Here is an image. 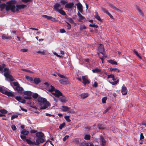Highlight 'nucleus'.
Wrapping results in <instances>:
<instances>
[{
    "label": "nucleus",
    "mask_w": 146,
    "mask_h": 146,
    "mask_svg": "<svg viewBox=\"0 0 146 146\" xmlns=\"http://www.w3.org/2000/svg\"><path fill=\"white\" fill-rule=\"evenodd\" d=\"M66 18L70 23L72 24L74 23V21L71 18L69 17H66Z\"/></svg>",
    "instance_id": "nucleus-33"
},
{
    "label": "nucleus",
    "mask_w": 146,
    "mask_h": 146,
    "mask_svg": "<svg viewBox=\"0 0 146 146\" xmlns=\"http://www.w3.org/2000/svg\"><path fill=\"white\" fill-rule=\"evenodd\" d=\"M66 125L65 123L63 122L61 124L59 127V128L60 129H61L63 127H64Z\"/></svg>",
    "instance_id": "nucleus-36"
},
{
    "label": "nucleus",
    "mask_w": 146,
    "mask_h": 146,
    "mask_svg": "<svg viewBox=\"0 0 146 146\" xmlns=\"http://www.w3.org/2000/svg\"><path fill=\"white\" fill-rule=\"evenodd\" d=\"M100 140L102 143V144L104 145L106 143V141L102 136H101L100 137Z\"/></svg>",
    "instance_id": "nucleus-23"
},
{
    "label": "nucleus",
    "mask_w": 146,
    "mask_h": 146,
    "mask_svg": "<svg viewBox=\"0 0 146 146\" xmlns=\"http://www.w3.org/2000/svg\"><path fill=\"white\" fill-rule=\"evenodd\" d=\"M110 6L113 9L121 13H122V11H121V10L119 9L116 7L115 6H114L113 5L111 4H109Z\"/></svg>",
    "instance_id": "nucleus-10"
},
{
    "label": "nucleus",
    "mask_w": 146,
    "mask_h": 146,
    "mask_svg": "<svg viewBox=\"0 0 146 146\" xmlns=\"http://www.w3.org/2000/svg\"><path fill=\"white\" fill-rule=\"evenodd\" d=\"M9 78L10 80L12 81H14L15 80V79L13 78V76L12 75H10L9 77H8V78Z\"/></svg>",
    "instance_id": "nucleus-54"
},
{
    "label": "nucleus",
    "mask_w": 146,
    "mask_h": 146,
    "mask_svg": "<svg viewBox=\"0 0 146 146\" xmlns=\"http://www.w3.org/2000/svg\"><path fill=\"white\" fill-rule=\"evenodd\" d=\"M61 101L63 103H65L66 101V97L64 96H62L60 98Z\"/></svg>",
    "instance_id": "nucleus-31"
},
{
    "label": "nucleus",
    "mask_w": 146,
    "mask_h": 146,
    "mask_svg": "<svg viewBox=\"0 0 146 146\" xmlns=\"http://www.w3.org/2000/svg\"><path fill=\"white\" fill-rule=\"evenodd\" d=\"M127 90L125 86L123 85L121 89V92L123 95H125L127 94Z\"/></svg>",
    "instance_id": "nucleus-12"
},
{
    "label": "nucleus",
    "mask_w": 146,
    "mask_h": 146,
    "mask_svg": "<svg viewBox=\"0 0 146 146\" xmlns=\"http://www.w3.org/2000/svg\"><path fill=\"white\" fill-rule=\"evenodd\" d=\"M111 107H109L107 108L106 110H105V111L103 112V114H104L106 113L107 111H108L110 109Z\"/></svg>",
    "instance_id": "nucleus-55"
},
{
    "label": "nucleus",
    "mask_w": 146,
    "mask_h": 146,
    "mask_svg": "<svg viewBox=\"0 0 146 146\" xmlns=\"http://www.w3.org/2000/svg\"><path fill=\"white\" fill-rule=\"evenodd\" d=\"M51 87V88L50 89H49L48 91H49L50 92L52 93H53L52 92L54 91H55L56 90V89H55V87L53 86L52 85H51L50 86Z\"/></svg>",
    "instance_id": "nucleus-32"
},
{
    "label": "nucleus",
    "mask_w": 146,
    "mask_h": 146,
    "mask_svg": "<svg viewBox=\"0 0 146 146\" xmlns=\"http://www.w3.org/2000/svg\"><path fill=\"white\" fill-rule=\"evenodd\" d=\"M98 50L100 53L103 54V52L105 51L103 45L101 44H100V46L98 48Z\"/></svg>",
    "instance_id": "nucleus-7"
},
{
    "label": "nucleus",
    "mask_w": 146,
    "mask_h": 146,
    "mask_svg": "<svg viewBox=\"0 0 146 146\" xmlns=\"http://www.w3.org/2000/svg\"><path fill=\"white\" fill-rule=\"evenodd\" d=\"M32 96L34 98L36 99L38 97V94L37 93H35Z\"/></svg>",
    "instance_id": "nucleus-52"
},
{
    "label": "nucleus",
    "mask_w": 146,
    "mask_h": 146,
    "mask_svg": "<svg viewBox=\"0 0 146 146\" xmlns=\"http://www.w3.org/2000/svg\"><path fill=\"white\" fill-rule=\"evenodd\" d=\"M5 90H3V88L1 87H0V92H1V93H2L3 94H4V93L5 92Z\"/></svg>",
    "instance_id": "nucleus-63"
},
{
    "label": "nucleus",
    "mask_w": 146,
    "mask_h": 146,
    "mask_svg": "<svg viewBox=\"0 0 146 146\" xmlns=\"http://www.w3.org/2000/svg\"><path fill=\"white\" fill-rule=\"evenodd\" d=\"M108 61L109 63L112 64H115L117 65V63L116 61H114L113 60H108Z\"/></svg>",
    "instance_id": "nucleus-27"
},
{
    "label": "nucleus",
    "mask_w": 146,
    "mask_h": 146,
    "mask_svg": "<svg viewBox=\"0 0 146 146\" xmlns=\"http://www.w3.org/2000/svg\"><path fill=\"white\" fill-rule=\"evenodd\" d=\"M74 5L73 2L67 3L65 5V7L67 8L70 9L73 7Z\"/></svg>",
    "instance_id": "nucleus-14"
},
{
    "label": "nucleus",
    "mask_w": 146,
    "mask_h": 146,
    "mask_svg": "<svg viewBox=\"0 0 146 146\" xmlns=\"http://www.w3.org/2000/svg\"><path fill=\"white\" fill-rule=\"evenodd\" d=\"M36 52L38 53L41 54L42 55H44L45 54V52L43 51H39Z\"/></svg>",
    "instance_id": "nucleus-57"
},
{
    "label": "nucleus",
    "mask_w": 146,
    "mask_h": 146,
    "mask_svg": "<svg viewBox=\"0 0 146 146\" xmlns=\"http://www.w3.org/2000/svg\"><path fill=\"white\" fill-rule=\"evenodd\" d=\"M89 26L90 27H95L96 28H97L98 27V26L97 25H95V24H90Z\"/></svg>",
    "instance_id": "nucleus-43"
},
{
    "label": "nucleus",
    "mask_w": 146,
    "mask_h": 146,
    "mask_svg": "<svg viewBox=\"0 0 146 146\" xmlns=\"http://www.w3.org/2000/svg\"><path fill=\"white\" fill-rule=\"evenodd\" d=\"M15 98L17 100L21 103L25 104L26 102L25 100L24 99H21V97L20 96H16L15 97Z\"/></svg>",
    "instance_id": "nucleus-9"
},
{
    "label": "nucleus",
    "mask_w": 146,
    "mask_h": 146,
    "mask_svg": "<svg viewBox=\"0 0 146 146\" xmlns=\"http://www.w3.org/2000/svg\"><path fill=\"white\" fill-rule=\"evenodd\" d=\"M52 94L56 98H59L60 96H62V94L59 90L56 89L55 93H52Z\"/></svg>",
    "instance_id": "nucleus-4"
},
{
    "label": "nucleus",
    "mask_w": 146,
    "mask_h": 146,
    "mask_svg": "<svg viewBox=\"0 0 146 146\" xmlns=\"http://www.w3.org/2000/svg\"><path fill=\"white\" fill-rule=\"evenodd\" d=\"M81 98L84 99L88 96V94L87 93H83L80 95Z\"/></svg>",
    "instance_id": "nucleus-24"
},
{
    "label": "nucleus",
    "mask_w": 146,
    "mask_h": 146,
    "mask_svg": "<svg viewBox=\"0 0 146 146\" xmlns=\"http://www.w3.org/2000/svg\"><path fill=\"white\" fill-rule=\"evenodd\" d=\"M64 118L68 122H70L71 121V120L70 119L69 116H65L64 117Z\"/></svg>",
    "instance_id": "nucleus-40"
},
{
    "label": "nucleus",
    "mask_w": 146,
    "mask_h": 146,
    "mask_svg": "<svg viewBox=\"0 0 146 146\" xmlns=\"http://www.w3.org/2000/svg\"><path fill=\"white\" fill-rule=\"evenodd\" d=\"M90 136L89 135H86L84 137V139L86 140H89L90 139Z\"/></svg>",
    "instance_id": "nucleus-38"
},
{
    "label": "nucleus",
    "mask_w": 146,
    "mask_h": 146,
    "mask_svg": "<svg viewBox=\"0 0 146 146\" xmlns=\"http://www.w3.org/2000/svg\"><path fill=\"white\" fill-rule=\"evenodd\" d=\"M60 5L58 3H56L54 6L53 9L54 10L57 12L59 9L58 8L60 7Z\"/></svg>",
    "instance_id": "nucleus-13"
},
{
    "label": "nucleus",
    "mask_w": 146,
    "mask_h": 146,
    "mask_svg": "<svg viewBox=\"0 0 146 146\" xmlns=\"http://www.w3.org/2000/svg\"><path fill=\"white\" fill-rule=\"evenodd\" d=\"M7 111L5 109L0 110V112L2 114H6L7 113Z\"/></svg>",
    "instance_id": "nucleus-39"
},
{
    "label": "nucleus",
    "mask_w": 146,
    "mask_h": 146,
    "mask_svg": "<svg viewBox=\"0 0 146 146\" xmlns=\"http://www.w3.org/2000/svg\"><path fill=\"white\" fill-rule=\"evenodd\" d=\"M88 77L86 76H83L82 79L83 80L82 83L84 85L87 84H89L90 83V81L88 79Z\"/></svg>",
    "instance_id": "nucleus-5"
},
{
    "label": "nucleus",
    "mask_w": 146,
    "mask_h": 146,
    "mask_svg": "<svg viewBox=\"0 0 146 146\" xmlns=\"http://www.w3.org/2000/svg\"><path fill=\"white\" fill-rule=\"evenodd\" d=\"M4 94L7 95L9 97H12L14 95V94L13 93L11 92H9L7 91V90H5V92H4Z\"/></svg>",
    "instance_id": "nucleus-15"
},
{
    "label": "nucleus",
    "mask_w": 146,
    "mask_h": 146,
    "mask_svg": "<svg viewBox=\"0 0 146 146\" xmlns=\"http://www.w3.org/2000/svg\"><path fill=\"white\" fill-rule=\"evenodd\" d=\"M110 6L113 9L121 13H122V11H121V10L119 9L116 7L115 6H114L113 5L111 4H109Z\"/></svg>",
    "instance_id": "nucleus-11"
},
{
    "label": "nucleus",
    "mask_w": 146,
    "mask_h": 146,
    "mask_svg": "<svg viewBox=\"0 0 146 146\" xmlns=\"http://www.w3.org/2000/svg\"><path fill=\"white\" fill-rule=\"evenodd\" d=\"M34 81L36 84H38L41 82L39 78H35L34 80Z\"/></svg>",
    "instance_id": "nucleus-20"
},
{
    "label": "nucleus",
    "mask_w": 146,
    "mask_h": 146,
    "mask_svg": "<svg viewBox=\"0 0 146 146\" xmlns=\"http://www.w3.org/2000/svg\"><path fill=\"white\" fill-rule=\"evenodd\" d=\"M57 12L59 13L60 14L63 16L66 15V14L65 11L62 9H59Z\"/></svg>",
    "instance_id": "nucleus-21"
},
{
    "label": "nucleus",
    "mask_w": 146,
    "mask_h": 146,
    "mask_svg": "<svg viewBox=\"0 0 146 146\" xmlns=\"http://www.w3.org/2000/svg\"><path fill=\"white\" fill-rule=\"evenodd\" d=\"M69 137V136L68 135H66L63 138V140L64 141H65Z\"/></svg>",
    "instance_id": "nucleus-62"
},
{
    "label": "nucleus",
    "mask_w": 146,
    "mask_h": 146,
    "mask_svg": "<svg viewBox=\"0 0 146 146\" xmlns=\"http://www.w3.org/2000/svg\"><path fill=\"white\" fill-rule=\"evenodd\" d=\"M136 9L138 10L139 13L143 17L144 16V14L143 13V12H142L141 10L138 7H136Z\"/></svg>",
    "instance_id": "nucleus-28"
},
{
    "label": "nucleus",
    "mask_w": 146,
    "mask_h": 146,
    "mask_svg": "<svg viewBox=\"0 0 146 146\" xmlns=\"http://www.w3.org/2000/svg\"><path fill=\"white\" fill-rule=\"evenodd\" d=\"M95 18L100 21H102V20L100 17L99 16L98 13L97 12H95V15L94 16Z\"/></svg>",
    "instance_id": "nucleus-18"
},
{
    "label": "nucleus",
    "mask_w": 146,
    "mask_h": 146,
    "mask_svg": "<svg viewBox=\"0 0 146 146\" xmlns=\"http://www.w3.org/2000/svg\"><path fill=\"white\" fill-rule=\"evenodd\" d=\"M107 98L106 97H104L102 99V102L103 104H105L106 103V100H107Z\"/></svg>",
    "instance_id": "nucleus-49"
},
{
    "label": "nucleus",
    "mask_w": 146,
    "mask_h": 146,
    "mask_svg": "<svg viewBox=\"0 0 146 146\" xmlns=\"http://www.w3.org/2000/svg\"><path fill=\"white\" fill-rule=\"evenodd\" d=\"M60 83L62 84L67 85L69 84V82L67 80H59Z\"/></svg>",
    "instance_id": "nucleus-16"
},
{
    "label": "nucleus",
    "mask_w": 146,
    "mask_h": 146,
    "mask_svg": "<svg viewBox=\"0 0 146 146\" xmlns=\"http://www.w3.org/2000/svg\"><path fill=\"white\" fill-rule=\"evenodd\" d=\"M67 24V25H66V27L68 29H70L71 26L70 24L68 23L67 22H66Z\"/></svg>",
    "instance_id": "nucleus-46"
},
{
    "label": "nucleus",
    "mask_w": 146,
    "mask_h": 146,
    "mask_svg": "<svg viewBox=\"0 0 146 146\" xmlns=\"http://www.w3.org/2000/svg\"><path fill=\"white\" fill-rule=\"evenodd\" d=\"M12 84L14 86H16L15 89L18 93H20V92H21L23 90V88L19 86V85L17 82H13Z\"/></svg>",
    "instance_id": "nucleus-3"
},
{
    "label": "nucleus",
    "mask_w": 146,
    "mask_h": 146,
    "mask_svg": "<svg viewBox=\"0 0 146 146\" xmlns=\"http://www.w3.org/2000/svg\"><path fill=\"white\" fill-rule=\"evenodd\" d=\"M5 72L10 73V72L9 71V69L8 68H5L4 70Z\"/></svg>",
    "instance_id": "nucleus-56"
},
{
    "label": "nucleus",
    "mask_w": 146,
    "mask_h": 146,
    "mask_svg": "<svg viewBox=\"0 0 146 146\" xmlns=\"http://www.w3.org/2000/svg\"><path fill=\"white\" fill-rule=\"evenodd\" d=\"M10 73L5 72L4 75L6 78H8V77H9L10 75L9 74Z\"/></svg>",
    "instance_id": "nucleus-47"
},
{
    "label": "nucleus",
    "mask_w": 146,
    "mask_h": 146,
    "mask_svg": "<svg viewBox=\"0 0 146 146\" xmlns=\"http://www.w3.org/2000/svg\"><path fill=\"white\" fill-rule=\"evenodd\" d=\"M57 75L59 77H60L61 78L68 79V78L67 77H66L64 75H61L60 74L58 73V74Z\"/></svg>",
    "instance_id": "nucleus-44"
},
{
    "label": "nucleus",
    "mask_w": 146,
    "mask_h": 146,
    "mask_svg": "<svg viewBox=\"0 0 146 146\" xmlns=\"http://www.w3.org/2000/svg\"><path fill=\"white\" fill-rule=\"evenodd\" d=\"M29 133V131L27 130H23L21 133V134L24 135H27Z\"/></svg>",
    "instance_id": "nucleus-26"
},
{
    "label": "nucleus",
    "mask_w": 146,
    "mask_h": 146,
    "mask_svg": "<svg viewBox=\"0 0 146 146\" xmlns=\"http://www.w3.org/2000/svg\"><path fill=\"white\" fill-rule=\"evenodd\" d=\"M86 26L84 25H83L81 26L80 29L81 30H82L86 29Z\"/></svg>",
    "instance_id": "nucleus-51"
},
{
    "label": "nucleus",
    "mask_w": 146,
    "mask_h": 146,
    "mask_svg": "<svg viewBox=\"0 0 146 146\" xmlns=\"http://www.w3.org/2000/svg\"><path fill=\"white\" fill-rule=\"evenodd\" d=\"M60 2L63 5H64L67 3V2L65 1L64 0H61Z\"/></svg>",
    "instance_id": "nucleus-53"
},
{
    "label": "nucleus",
    "mask_w": 146,
    "mask_h": 146,
    "mask_svg": "<svg viewBox=\"0 0 146 146\" xmlns=\"http://www.w3.org/2000/svg\"><path fill=\"white\" fill-rule=\"evenodd\" d=\"M26 6V5H17L16 6L17 8L16 9V11H18L19 9H23Z\"/></svg>",
    "instance_id": "nucleus-8"
},
{
    "label": "nucleus",
    "mask_w": 146,
    "mask_h": 146,
    "mask_svg": "<svg viewBox=\"0 0 146 146\" xmlns=\"http://www.w3.org/2000/svg\"><path fill=\"white\" fill-rule=\"evenodd\" d=\"M36 135L37 137L40 138V137H42L44 136V134L41 132H39L36 133Z\"/></svg>",
    "instance_id": "nucleus-17"
},
{
    "label": "nucleus",
    "mask_w": 146,
    "mask_h": 146,
    "mask_svg": "<svg viewBox=\"0 0 146 146\" xmlns=\"http://www.w3.org/2000/svg\"><path fill=\"white\" fill-rule=\"evenodd\" d=\"M16 3V1L15 0H11L7 2L6 3L7 5L6 6V10L7 11L11 10L12 12L15 13V4Z\"/></svg>",
    "instance_id": "nucleus-2"
},
{
    "label": "nucleus",
    "mask_w": 146,
    "mask_h": 146,
    "mask_svg": "<svg viewBox=\"0 0 146 146\" xmlns=\"http://www.w3.org/2000/svg\"><path fill=\"white\" fill-rule=\"evenodd\" d=\"M133 52L135 54H136V55H137V56H138V57H139L140 59H142V57L140 56L139 55V54H138V52H137V51H136L135 50H133Z\"/></svg>",
    "instance_id": "nucleus-41"
},
{
    "label": "nucleus",
    "mask_w": 146,
    "mask_h": 146,
    "mask_svg": "<svg viewBox=\"0 0 146 146\" xmlns=\"http://www.w3.org/2000/svg\"><path fill=\"white\" fill-rule=\"evenodd\" d=\"M37 100L39 103V105L40 106V110L46 109L50 105V103L44 98L39 97Z\"/></svg>",
    "instance_id": "nucleus-1"
},
{
    "label": "nucleus",
    "mask_w": 146,
    "mask_h": 146,
    "mask_svg": "<svg viewBox=\"0 0 146 146\" xmlns=\"http://www.w3.org/2000/svg\"><path fill=\"white\" fill-rule=\"evenodd\" d=\"M18 115H13L11 117V119L13 120L14 119L18 117Z\"/></svg>",
    "instance_id": "nucleus-61"
},
{
    "label": "nucleus",
    "mask_w": 146,
    "mask_h": 146,
    "mask_svg": "<svg viewBox=\"0 0 146 146\" xmlns=\"http://www.w3.org/2000/svg\"><path fill=\"white\" fill-rule=\"evenodd\" d=\"M136 9L138 10L139 13L143 17L144 16V14L143 13V12H142L141 10L138 7H136Z\"/></svg>",
    "instance_id": "nucleus-29"
},
{
    "label": "nucleus",
    "mask_w": 146,
    "mask_h": 146,
    "mask_svg": "<svg viewBox=\"0 0 146 146\" xmlns=\"http://www.w3.org/2000/svg\"><path fill=\"white\" fill-rule=\"evenodd\" d=\"M11 128L13 130H16L17 129L16 126L14 125H12Z\"/></svg>",
    "instance_id": "nucleus-64"
},
{
    "label": "nucleus",
    "mask_w": 146,
    "mask_h": 146,
    "mask_svg": "<svg viewBox=\"0 0 146 146\" xmlns=\"http://www.w3.org/2000/svg\"><path fill=\"white\" fill-rule=\"evenodd\" d=\"M62 107L63 108L61 110L63 111H68L70 109V108L67 106H62Z\"/></svg>",
    "instance_id": "nucleus-19"
},
{
    "label": "nucleus",
    "mask_w": 146,
    "mask_h": 146,
    "mask_svg": "<svg viewBox=\"0 0 146 146\" xmlns=\"http://www.w3.org/2000/svg\"><path fill=\"white\" fill-rule=\"evenodd\" d=\"M28 49L23 48L21 49V51L23 52H26L28 51Z\"/></svg>",
    "instance_id": "nucleus-59"
},
{
    "label": "nucleus",
    "mask_w": 146,
    "mask_h": 146,
    "mask_svg": "<svg viewBox=\"0 0 146 146\" xmlns=\"http://www.w3.org/2000/svg\"><path fill=\"white\" fill-rule=\"evenodd\" d=\"M98 126L99 129H100L103 130L105 129V128L102 125H98Z\"/></svg>",
    "instance_id": "nucleus-42"
},
{
    "label": "nucleus",
    "mask_w": 146,
    "mask_h": 146,
    "mask_svg": "<svg viewBox=\"0 0 146 146\" xmlns=\"http://www.w3.org/2000/svg\"><path fill=\"white\" fill-rule=\"evenodd\" d=\"M11 38V37H2V39L3 40H10Z\"/></svg>",
    "instance_id": "nucleus-58"
},
{
    "label": "nucleus",
    "mask_w": 146,
    "mask_h": 146,
    "mask_svg": "<svg viewBox=\"0 0 146 146\" xmlns=\"http://www.w3.org/2000/svg\"><path fill=\"white\" fill-rule=\"evenodd\" d=\"M25 78L27 80H29L31 81H33V79L32 77H29V76H25Z\"/></svg>",
    "instance_id": "nucleus-48"
},
{
    "label": "nucleus",
    "mask_w": 146,
    "mask_h": 146,
    "mask_svg": "<svg viewBox=\"0 0 146 146\" xmlns=\"http://www.w3.org/2000/svg\"><path fill=\"white\" fill-rule=\"evenodd\" d=\"M32 92L30 91H26L23 92L25 95L31 96L32 94Z\"/></svg>",
    "instance_id": "nucleus-25"
},
{
    "label": "nucleus",
    "mask_w": 146,
    "mask_h": 146,
    "mask_svg": "<svg viewBox=\"0 0 146 146\" xmlns=\"http://www.w3.org/2000/svg\"><path fill=\"white\" fill-rule=\"evenodd\" d=\"M77 15L79 17V19L80 20H83L85 19V17L82 16L79 12L77 13Z\"/></svg>",
    "instance_id": "nucleus-22"
},
{
    "label": "nucleus",
    "mask_w": 146,
    "mask_h": 146,
    "mask_svg": "<svg viewBox=\"0 0 146 146\" xmlns=\"http://www.w3.org/2000/svg\"><path fill=\"white\" fill-rule=\"evenodd\" d=\"M102 11L104 13H106L107 14H108V13L109 12H108L107 10L105 8H102Z\"/></svg>",
    "instance_id": "nucleus-45"
},
{
    "label": "nucleus",
    "mask_w": 146,
    "mask_h": 146,
    "mask_svg": "<svg viewBox=\"0 0 146 146\" xmlns=\"http://www.w3.org/2000/svg\"><path fill=\"white\" fill-rule=\"evenodd\" d=\"M76 5L77 6V8L78 10L80 12L82 13L83 11L82 9V4L79 2L78 3L76 4Z\"/></svg>",
    "instance_id": "nucleus-6"
},
{
    "label": "nucleus",
    "mask_w": 146,
    "mask_h": 146,
    "mask_svg": "<svg viewBox=\"0 0 146 146\" xmlns=\"http://www.w3.org/2000/svg\"><path fill=\"white\" fill-rule=\"evenodd\" d=\"M5 4H2L0 5V8L1 11H3L5 8Z\"/></svg>",
    "instance_id": "nucleus-35"
},
{
    "label": "nucleus",
    "mask_w": 146,
    "mask_h": 146,
    "mask_svg": "<svg viewBox=\"0 0 146 146\" xmlns=\"http://www.w3.org/2000/svg\"><path fill=\"white\" fill-rule=\"evenodd\" d=\"M42 17L46 18L48 20H51L52 17L51 16H49L46 15H42Z\"/></svg>",
    "instance_id": "nucleus-37"
},
{
    "label": "nucleus",
    "mask_w": 146,
    "mask_h": 146,
    "mask_svg": "<svg viewBox=\"0 0 146 146\" xmlns=\"http://www.w3.org/2000/svg\"><path fill=\"white\" fill-rule=\"evenodd\" d=\"M26 141L29 145H33L35 143V142L32 141L29 139H26Z\"/></svg>",
    "instance_id": "nucleus-30"
},
{
    "label": "nucleus",
    "mask_w": 146,
    "mask_h": 146,
    "mask_svg": "<svg viewBox=\"0 0 146 146\" xmlns=\"http://www.w3.org/2000/svg\"><path fill=\"white\" fill-rule=\"evenodd\" d=\"M21 70L23 71L28 72H29V73H33V72L31 71L30 70H27V69H21Z\"/></svg>",
    "instance_id": "nucleus-50"
},
{
    "label": "nucleus",
    "mask_w": 146,
    "mask_h": 146,
    "mask_svg": "<svg viewBox=\"0 0 146 146\" xmlns=\"http://www.w3.org/2000/svg\"><path fill=\"white\" fill-rule=\"evenodd\" d=\"M21 137L22 139H25L26 140V137L25 135H21Z\"/></svg>",
    "instance_id": "nucleus-60"
},
{
    "label": "nucleus",
    "mask_w": 146,
    "mask_h": 146,
    "mask_svg": "<svg viewBox=\"0 0 146 146\" xmlns=\"http://www.w3.org/2000/svg\"><path fill=\"white\" fill-rule=\"evenodd\" d=\"M92 71L94 73H98L99 72H100L101 70L98 68H96L92 70Z\"/></svg>",
    "instance_id": "nucleus-34"
}]
</instances>
